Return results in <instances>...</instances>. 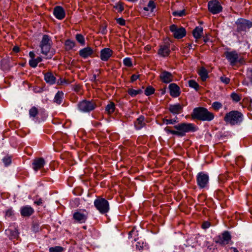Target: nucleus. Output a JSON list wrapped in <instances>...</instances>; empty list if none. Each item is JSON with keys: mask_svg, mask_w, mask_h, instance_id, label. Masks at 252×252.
<instances>
[{"mask_svg": "<svg viewBox=\"0 0 252 252\" xmlns=\"http://www.w3.org/2000/svg\"><path fill=\"white\" fill-rule=\"evenodd\" d=\"M172 127L167 126L164 130L168 134H171L178 137H183L186 136L187 133L194 132L197 131L198 127L193 123H180L173 126L176 130L172 129Z\"/></svg>", "mask_w": 252, "mask_h": 252, "instance_id": "obj_1", "label": "nucleus"}, {"mask_svg": "<svg viewBox=\"0 0 252 252\" xmlns=\"http://www.w3.org/2000/svg\"><path fill=\"white\" fill-rule=\"evenodd\" d=\"M191 118L201 121L210 122L214 119V114L203 107L194 108L191 114Z\"/></svg>", "mask_w": 252, "mask_h": 252, "instance_id": "obj_2", "label": "nucleus"}, {"mask_svg": "<svg viewBox=\"0 0 252 252\" xmlns=\"http://www.w3.org/2000/svg\"><path fill=\"white\" fill-rule=\"evenodd\" d=\"M243 119V114L238 110L231 111L227 113L224 117V121L231 126L240 125Z\"/></svg>", "mask_w": 252, "mask_h": 252, "instance_id": "obj_3", "label": "nucleus"}, {"mask_svg": "<svg viewBox=\"0 0 252 252\" xmlns=\"http://www.w3.org/2000/svg\"><path fill=\"white\" fill-rule=\"evenodd\" d=\"M97 107V104L94 101L89 100L86 99L79 101L77 104V110L83 113L89 114Z\"/></svg>", "mask_w": 252, "mask_h": 252, "instance_id": "obj_4", "label": "nucleus"}, {"mask_svg": "<svg viewBox=\"0 0 252 252\" xmlns=\"http://www.w3.org/2000/svg\"><path fill=\"white\" fill-rule=\"evenodd\" d=\"M94 205L101 214H106L110 210L109 203L105 198L98 196L94 200Z\"/></svg>", "mask_w": 252, "mask_h": 252, "instance_id": "obj_5", "label": "nucleus"}, {"mask_svg": "<svg viewBox=\"0 0 252 252\" xmlns=\"http://www.w3.org/2000/svg\"><path fill=\"white\" fill-rule=\"evenodd\" d=\"M196 184L199 189H208L209 176L207 173L201 171L196 176Z\"/></svg>", "mask_w": 252, "mask_h": 252, "instance_id": "obj_6", "label": "nucleus"}, {"mask_svg": "<svg viewBox=\"0 0 252 252\" xmlns=\"http://www.w3.org/2000/svg\"><path fill=\"white\" fill-rule=\"evenodd\" d=\"M52 41L49 35L44 34L40 43L39 47L41 48V53L47 56L51 48Z\"/></svg>", "mask_w": 252, "mask_h": 252, "instance_id": "obj_7", "label": "nucleus"}, {"mask_svg": "<svg viewBox=\"0 0 252 252\" xmlns=\"http://www.w3.org/2000/svg\"><path fill=\"white\" fill-rule=\"evenodd\" d=\"M237 25L236 31L238 32H246L247 29L252 27V22L242 18H238L235 22Z\"/></svg>", "mask_w": 252, "mask_h": 252, "instance_id": "obj_8", "label": "nucleus"}, {"mask_svg": "<svg viewBox=\"0 0 252 252\" xmlns=\"http://www.w3.org/2000/svg\"><path fill=\"white\" fill-rule=\"evenodd\" d=\"M170 31L173 33L175 38L180 39L185 37L187 34V31L183 27H178L175 24L171 25L169 27Z\"/></svg>", "mask_w": 252, "mask_h": 252, "instance_id": "obj_9", "label": "nucleus"}, {"mask_svg": "<svg viewBox=\"0 0 252 252\" xmlns=\"http://www.w3.org/2000/svg\"><path fill=\"white\" fill-rule=\"evenodd\" d=\"M208 11L213 14H217L222 12L223 8L218 0H211L208 2Z\"/></svg>", "mask_w": 252, "mask_h": 252, "instance_id": "obj_10", "label": "nucleus"}, {"mask_svg": "<svg viewBox=\"0 0 252 252\" xmlns=\"http://www.w3.org/2000/svg\"><path fill=\"white\" fill-rule=\"evenodd\" d=\"M225 58L232 66L235 65L239 61V55L235 50L224 53Z\"/></svg>", "mask_w": 252, "mask_h": 252, "instance_id": "obj_11", "label": "nucleus"}, {"mask_svg": "<svg viewBox=\"0 0 252 252\" xmlns=\"http://www.w3.org/2000/svg\"><path fill=\"white\" fill-rule=\"evenodd\" d=\"M232 236L229 231L227 230L224 231L221 236H219L218 240H216L215 242L217 244L223 246L225 244H228L231 241Z\"/></svg>", "mask_w": 252, "mask_h": 252, "instance_id": "obj_12", "label": "nucleus"}, {"mask_svg": "<svg viewBox=\"0 0 252 252\" xmlns=\"http://www.w3.org/2000/svg\"><path fill=\"white\" fill-rule=\"evenodd\" d=\"M72 219L76 223H84L88 219V213L76 211L73 214Z\"/></svg>", "mask_w": 252, "mask_h": 252, "instance_id": "obj_13", "label": "nucleus"}, {"mask_svg": "<svg viewBox=\"0 0 252 252\" xmlns=\"http://www.w3.org/2000/svg\"><path fill=\"white\" fill-rule=\"evenodd\" d=\"M16 63H11L9 58H3L0 61V68L5 72H8Z\"/></svg>", "mask_w": 252, "mask_h": 252, "instance_id": "obj_14", "label": "nucleus"}, {"mask_svg": "<svg viewBox=\"0 0 252 252\" xmlns=\"http://www.w3.org/2000/svg\"><path fill=\"white\" fill-rule=\"evenodd\" d=\"M159 77L162 83L168 84L173 81L174 76L171 72L163 70L160 73Z\"/></svg>", "mask_w": 252, "mask_h": 252, "instance_id": "obj_15", "label": "nucleus"}, {"mask_svg": "<svg viewBox=\"0 0 252 252\" xmlns=\"http://www.w3.org/2000/svg\"><path fill=\"white\" fill-rule=\"evenodd\" d=\"M113 54V51L110 48H104L100 52V58L101 61L106 62L111 58Z\"/></svg>", "mask_w": 252, "mask_h": 252, "instance_id": "obj_16", "label": "nucleus"}, {"mask_svg": "<svg viewBox=\"0 0 252 252\" xmlns=\"http://www.w3.org/2000/svg\"><path fill=\"white\" fill-rule=\"evenodd\" d=\"M4 233L5 235L8 237L9 240H13L18 239L19 236V232L18 229V226L14 227V229L8 228L5 230Z\"/></svg>", "mask_w": 252, "mask_h": 252, "instance_id": "obj_17", "label": "nucleus"}, {"mask_svg": "<svg viewBox=\"0 0 252 252\" xmlns=\"http://www.w3.org/2000/svg\"><path fill=\"white\" fill-rule=\"evenodd\" d=\"M46 161L43 158H35L32 163V168L35 171L41 169L46 164Z\"/></svg>", "mask_w": 252, "mask_h": 252, "instance_id": "obj_18", "label": "nucleus"}, {"mask_svg": "<svg viewBox=\"0 0 252 252\" xmlns=\"http://www.w3.org/2000/svg\"><path fill=\"white\" fill-rule=\"evenodd\" d=\"M20 212L22 217H30L34 213V210L31 206L27 205L20 208Z\"/></svg>", "mask_w": 252, "mask_h": 252, "instance_id": "obj_19", "label": "nucleus"}, {"mask_svg": "<svg viewBox=\"0 0 252 252\" xmlns=\"http://www.w3.org/2000/svg\"><path fill=\"white\" fill-rule=\"evenodd\" d=\"M184 105L180 103L169 104L168 110L174 115H178L183 111Z\"/></svg>", "mask_w": 252, "mask_h": 252, "instance_id": "obj_20", "label": "nucleus"}, {"mask_svg": "<svg viewBox=\"0 0 252 252\" xmlns=\"http://www.w3.org/2000/svg\"><path fill=\"white\" fill-rule=\"evenodd\" d=\"M53 15L57 19L62 20L65 16V12L62 6L58 5L54 7Z\"/></svg>", "mask_w": 252, "mask_h": 252, "instance_id": "obj_21", "label": "nucleus"}, {"mask_svg": "<svg viewBox=\"0 0 252 252\" xmlns=\"http://www.w3.org/2000/svg\"><path fill=\"white\" fill-rule=\"evenodd\" d=\"M94 53L93 49L90 47L87 46L79 51V55L82 58L86 59L89 57H92Z\"/></svg>", "mask_w": 252, "mask_h": 252, "instance_id": "obj_22", "label": "nucleus"}, {"mask_svg": "<svg viewBox=\"0 0 252 252\" xmlns=\"http://www.w3.org/2000/svg\"><path fill=\"white\" fill-rule=\"evenodd\" d=\"M171 52L169 44H163L159 45V48L158 51L159 56L165 58L168 56Z\"/></svg>", "mask_w": 252, "mask_h": 252, "instance_id": "obj_23", "label": "nucleus"}, {"mask_svg": "<svg viewBox=\"0 0 252 252\" xmlns=\"http://www.w3.org/2000/svg\"><path fill=\"white\" fill-rule=\"evenodd\" d=\"M168 88L169 90L170 94L173 97H177L181 94L180 88L176 83H171Z\"/></svg>", "mask_w": 252, "mask_h": 252, "instance_id": "obj_24", "label": "nucleus"}, {"mask_svg": "<svg viewBox=\"0 0 252 252\" xmlns=\"http://www.w3.org/2000/svg\"><path fill=\"white\" fill-rule=\"evenodd\" d=\"M145 117L143 115H140L137 118L134 122L135 129L137 130L141 129L146 126V123L144 122Z\"/></svg>", "mask_w": 252, "mask_h": 252, "instance_id": "obj_25", "label": "nucleus"}, {"mask_svg": "<svg viewBox=\"0 0 252 252\" xmlns=\"http://www.w3.org/2000/svg\"><path fill=\"white\" fill-rule=\"evenodd\" d=\"M44 80L47 84L54 85L56 82V78L52 72L49 71L44 73Z\"/></svg>", "mask_w": 252, "mask_h": 252, "instance_id": "obj_26", "label": "nucleus"}, {"mask_svg": "<svg viewBox=\"0 0 252 252\" xmlns=\"http://www.w3.org/2000/svg\"><path fill=\"white\" fill-rule=\"evenodd\" d=\"M3 213H4V217L6 220H16L15 211L12 207H9L6 209Z\"/></svg>", "mask_w": 252, "mask_h": 252, "instance_id": "obj_27", "label": "nucleus"}, {"mask_svg": "<svg viewBox=\"0 0 252 252\" xmlns=\"http://www.w3.org/2000/svg\"><path fill=\"white\" fill-rule=\"evenodd\" d=\"M203 32V29L202 27H196L195 29L192 31V35L193 37L196 39H200L202 36Z\"/></svg>", "mask_w": 252, "mask_h": 252, "instance_id": "obj_28", "label": "nucleus"}, {"mask_svg": "<svg viewBox=\"0 0 252 252\" xmlns=\"http://www.w3.org/2000/svg\"><path fill=\"white\" fill-rule=\"evenodd\" d=\"M144 89V87L142 86L141 89L138 90H134L132 88L128 89L127 91V93L132 97H135L138 94H141L143 93V89Z\"/></svg>", "mask_w": 252, "mask_h": 252, "instance_id": "obj_29", "label": "nucleus"}, {"mask_svg": "<svg viewBox=\"0 0 252 252\" xmlns=\"http://www.w3.org/2000/svg\"><path fill=\"white\" fill-rule=\"evenodd\" d=\"M197 73L202 81H206L207 78L209 77L208 72L204 67H201L198 71Z\"/></svg>", "mask_w": 252, "mask_h": 252, "instance_id": "obj_30", "label": "nucleus"}, {"mask_svg": "<svg viewBox=\"0 0 252 252\" xmlns=\"http://www.w3.org/2000/svg\"><path fill=\"white\" fill-rule=\"evenodd\" d=\"M76 43L73 40L70 39H66L64 43V49L65 51H69L71 50L75 46Z\"/></svg>", "mask_w": 252, "mask_h": 252, "instance_id": "obj_31", "label": "nucleus"}, {"mask_svg": "<svg viewBox=\"0 0 252 252\" xmlns=\"http://www.w3.org/2000/svg\"><path fill=\"white\" fill-rule=\"evenodd\" d=\"M64 94L62 91H58L55 94L54 101L58 104H61L63 101Z\"/></svg>", "mask_w": 252, "mask_h": 252, "instance_id": "obj_32", "label": "nucleus"}, {"mask_svg": "<svg viewBox=\"0 0 252 252\" xmlns=\"http://www.w3.org/2000/svg\"><path fill=\"white\" fill-rule=\"evenodd\" d=\"M116 107L115 103L111 101L105 107V111L108 114H112L115 110Z\"/></svg>", "mask_w": 252, "mask_h": 252, "instance_id": "obj_33", "label": "nucleus"}, {"mask_svg": "<svg viewBox=\"0 0 252 252\" xmlns=\"http://www.w3.org/2000/svg\"><path fill=\"white\" fill-rule=\"evenodd\" d=\"M75 39L82 46L85 45V40L84 36L80 33H77L75 35Z\"/></svg>", "mask_w": 252, "mask_h": 252, "instance_id": "obj_34", "label": "nucleus"}, {"mask_svg": "<svg viewBox=\"0 0 252 252\" xmlns=\"http://www.w3.org/2000/svg\"><path fill=\"white\" fill-rule=\"evenodd\" d=\"M155 89L152 86L149 85L144 91V94L146 96H150L155 93Z\"/></svg>", "mask_w": 252, "mask_h": 252, "instance_id": "obj_35", "label": "nucleus"}, {"mask_svg": "<svg viewBox=\"0 0 252 252\" xmlns=\"http://www.w3.org/2000/svg\"><path fill=\"white\" fill-rule=\"evenodd\" d=\"M188 83L189 87L194 89L196 91H198L199 85L194 80H190Z\"/></svg>", "mask_w": 252, "mask_h": 252, "instance_id": "obj_36", "label": "nucleus"}, {"mask_svg": "<svg viewBox=\"0 0 252 252\" xmlns=\"http://www.w3.org/2000/svg\"><path fill=\"white\" fill-rule=\"evenodd\" d=\"M163 122L166 125H174L178 123V118L177 117H175V118L172 119H163Z\"/></svg>", "mask_w": 252, "mask_h": 252, "instance_id": "obj_37", "label": "nucleus"}, {"mask_svg": "<svg viewBox=\"0 0 252 252\" xmlns=\"http://www.w3.org/2000/svg\"><path fill=\"white\" fill-rule=\"evenodd\" d=\"M38 113V110L35 106L32 107L29 110L30 117L35 118Z\"/></svg>", "mask_w": 252, "mask_h": 252, "instance_id": "obj_38", "label": "nucleus"}, {"mask_svg": "<svg viewBox=\"0 0 252 252\" xmlns=\"http://www.w3.org/2000/svg\"><path fill=\"white\" fill-rule=\"evenodd\" d=\"M113 8L118 10V12L121 13L124 10V3L121 1L116 3Z\"/></svg>", "mask_w": 252, "mask_h": 252, "instance_id": "obj_39", "label": "nucleus"}, {"mask_svg": "<svg viewBox=\"0 0 252 252\" xmlns=\"http://www.w3.org/2000/svg\"><path fill=\"white\" fill-rule=\"evenodd\" d=\"M172 15L175 17H183L186 15L185 9L179 11H175L172 12Z\"/></svg>", "mask_w": 252, "mask_h": 252, "instance_id": "obj_40", "label": "nucleus"}, {"mask_svg": "<svg viewBox=\"0 0 252 252\" xmlns=\"http://www.w3.org/2000/svg\"><path fill=\"white\" fill-rule=\"evenodd\" d=\"M226 180L227 178L224 175H220L218 177V182L220 184V187H221Z\"/></svg>", "mask_w": 252, "mask_h": 252, "instance_id": "obj_41", "label": "nucleus"}, {"mask_svg": "<svg viewBox=\"0 0 252 252\" xmlns=\"http://www.w3.org/2000/svg\"><path fill=\"white\" fill-rule=\"evenodd\" d=\"M64 248L61 246H55L54 247H50L49 249V252H62Z\"/></svg>", "mask_w": 252, "mask_h": 252, "instance_id": "obj_42", "label": "nucleus"}, {"mask_svg": "<svg viewBox=\"0 0 252 252\" xmlns=\"http://www.w3.org/2000/svg\"><path fill=\"white\" fill-rule=\"evenodd\" d=\"M230 96L233 101L235 102L240 101L241 99V96L234 92L231 94Z\"/></svg>", "mask_w": 252, "mask_h": 252, "instance_id": "obj_43", "label": "nucleus"}, {"mask_svg": "<svg viewBox=\"0 0 252 252\" xmlns=\"http://www.w3.org/2000/svg\"><path fill=\"white\" fill-rule=\"evenodd\" d=\"M215 195L219 200L222 199L224 196L223 192L220 189H218L215 191Z\"/></svg>", "mask_w": 252, "mask_h": 252, "instance_id": "obj_44", "label": "nucleus"}, {"mask_svg": "<svg viewBox=\"0 0 252 252\" xmlns=\"http://www.w3.org/2000/svg\"><path fill=\"white\" fill-rule=\"evenodd\" d=\"M212 107L215 110L218 111L222 107V104L219 101H215L212 103Z\"/></svg>", "mask_w": 252, "mask_h": 252, "instance_id": "obj_45", "label": "nucleus"}, {"mask_svg": "<svg viewBox=\"0 0 252 252\" xmlns=\"http://www.w3.org/2000/svg\"><path fill=\"white\" fill-rule=\"evenodd\" d=\"M32 229L35 233L39 232L40 230V224L38 222H33L32 226Z\"/></svg>", "mask_w": 252, "mask_h": 252, "instance_id": "obj_46", "label": "nucleus"}, {"mask_svg": "<svg viewBox=\"0 0 252 252\" xmlns=\"http://www.w3.org/2000/svg\"><path fill=\"white\" fill-rule=\"evenodd\" d=\"M123 63L126 66H127V67L132 66V63L131 59L128 57H126V58H125L124 59Z\"/></svg>", "mask_w": 252, "mask_h": 252, "instance_id": "obj_47", "label": "nucleus"}, {"mask_svg": "<svg viewBox=\"0 0 252 252\" xmlns=\"http://www.w3.org/2000/svg\"><path fill=\"white\" fill-rule=\"evenodd\" d=\"M147 6L149 9H150L151 12H153L154 9L156 7V5L153 0H150L149 1Z\"/></svg>", "mask_w": 252, "mask_h": 252, "instance_id": "obj_48", "label": "nucleus"}, {"mask_svg": "<svg viewBox=\"0 0 252 252\" xmlns=\"http://www.w3.org/2000/svg\"><path fill=\"white\" fill-rule=\"evenodd\" d=\"M2 161L5 166H7L11 163V159L9 157H5L2 158Z\"/></svg>", "mask_w": 252, "mask_h": 252, "instance_id": "obj_49", "label": "nucleus"}, {"mask_svg": "<svg viewBox=\"0 0 252 252\" xmlns=\"http://www.w3.org/2000/svg\"><path fill=\"white\" fill-rule=\"evenodd\" d=\"M236 163L238 166L241 167L244 165V158L242 157H239L236 158Z\"/></svg>", "mask_w": 252, "mask_h": 252, "instance_id": "obj_50", "label": "nucleus"}, {"mask_svg": "<svg viewBox=\"0 0 252 252\" xmlns=\"http://www.w3.org/2000/svg\"><path fill=\"white\" fill-rule=\"evenodd\" d=\"M57 83L58 84V85H68L69 84V82L65 79H63L62 78H60L59 79L57 80Z\"/></svg>", "mask_w": 252, "mask_h": 252, "instance_id": "obj_51", "label": "nucleus"}, {"mask_svg": "<svg viewBox=\"0 0 252 252\" xmlns=\"http://www.w3.org/2000/svg\"><path fill=\"white\" fill-rule=\"evenodd\" d=\"M29 65L32 68H35L38 64L36 60L34 59H30L29 62Z\"/></svg>", "mask_w": 252, "mask_h": 252, "instance_id": "obj_52", "label": "nucleus"}, {"mask_svg": "<svg viewBox=\"0 0 252 252\" xmlns=\"http://www.w3.org/2000/svg\"><path fill=\"white\" fill-rule=\"evenodd\" d=\"M220 80L224 84L227 85L230 83V79L228 77L222 76L220 77Z\"/></svg>", "mask_w": 252, "mask_h": 252, "instance_id": "obj_53", "label": "nucleus"}, {"mask_svg": "<svg viewBox=\"0 0 252 252\" xmlns=\"http://www.w3.org/2000/svg\"><path fill=\"white\" fill-rule=\"evenodd\" d=\"M211 225L210 222L208 221H205L203 222L201 227L203 229H206L208 228Z\"/></svg>", "mask_w": 252, "mask_h": 252, "instance_id": "obj_54", "label": "nucleus"}, {"mask_svg": "<svg viewBox=\"0 0 252 252\" xmlns=\"http://www.w3.org/2000/svg\"><path fill=\"white\" fill-rule=\"evenodd\" d=\"M117 23L121 26H125L126 25V21L123 18H119L116 19Z\"/></svg>", "mask_w": 252, "mask_h": 252, "instance_id": "obj_55", "label": "nucleus"}, {"mask_svg": "<svg viewBox=\"0 0 252 252\" xmlns=\"http://www.w3.org/2000/svg\"><path fill=\"white\" fill-rule=\"evenodd\" d=\"M143 242H137L136 244L135 247L137 250L139 251L142 250L143 248Z\"/></svg>", "mask_w": 252, "mask_h": 252, "instance_id": "obj_56", "label": "nucleus"}, {"mask_svg": "<svg viewBox=\"0 0 252 252\" xmlns=\"http://www.w3.org/2000/svg\"><path fill=\"white\" fill-rule=\"evenodd\" d=\"M56 51L55 49H51L50 50L49 53H48V56L46 58L47 59H51L53 57V56L55 54Z\"/></svg>", "mask_w": 252, "mask_h": 252, "instance_id": "obj_57", "label": "nucleus"}, {"mask_svg": "<svg viewBox=\"0 0 252 252\" xmlns=\"http://www.w3.org/2000/svg\"><path fill=\"white\" fill-rule=\"evenodd\" d=\"M247 78L250 80L251 84H252V68H251L249 70V71L247 74Z\"/></svg>", "mask_w": 252, "mask_h": 252, "instance_id": "obj_58", "label": "nucleus"}, {"mask_svg": "<svg viewBox=\"0 0 252 252\" xmlns=\"http://www.w3.org/2000/svg\"><path fill=\"white\" fill-rule=\"evenodd\" d=\"M139 77V75H136V74H133L131 75L130 78V81L131 82H133L135 81H136L137 79H138Z\"/></svg>", "mask_w": 252, "mask_h": 252, "instance_id": "obj_59", "label": "nucleus"}, {"mask_svg": "<svg viewBox=\"0 0 252 252\" xmlns=\"http://www.w3.org/2000/svg\"><path fill=\"white\" fill-rule=\"evenodd\" d=\"M34 203L36 204V205L40 206L43 204V200L41 198H39L37 200L35 201Z\"/></svg>", "mask_w": 252, "mask_h": 252, "instance_id": "obj_60", "label": "nucleus"}, {"mask_svg": "<svg viewBox=\"0 0 252 252\" xmlns=\"http://www.w3.org/2000/svg\"><path fill=\"white\" fill-rule=\"evenodd\" d=\"M203 41L205 43H207L210 41L209 35H208L207 34L205 36H203Z\"/></svg>", "mask_w": 252, "mask_h": 252, "instance_id": "obj_61", "label": "nucleus"}, {"mask_svg": "<svg viewBox=\"0 0 252 252\" xmlns=\"http://www.w3.org/2000/svg\"><path fill=\"white\" fill-rule=\"evenodd\" d=\"M100 32L102 34H106L107 32L106 27H103L101 29Z\"/></svg>", "mask_w": 252, "mask_h": 252, "instance_id": "obj_62", "label": "nucleus"}, {"mask_svg": "<svg viewBox=\"0 0 252 252\" xmlns=\"http://www.w3.org/2000/svg\"><path fill=\"white\" fill-rule=\"evenodd\" d=\"M35 54L33 51H30L29 52V56L31 58V59H34L35 57Z\"/></svg>", "mask_w": 252, "mask_h": 252, "instance_id": "obj_63", "label": "nucleus"}, {"mask_svg": "<svg viewBox=\"0 0 252 252\" xmlns=\"http://www.w3.org/2000/svg\"><path fill=\"white\" fill-rule=\"evenodd\" d=\"M13 51L15 53H18L20 51V48L18 46H15L13 48Z\"/></svg>", "mask_w": 252, "mask_h": 252, "instance_id": "obj_64", "label": "nucleus"}]
</instances>
